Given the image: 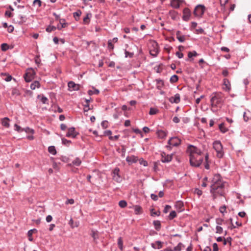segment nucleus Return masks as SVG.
Listing matches in <instances>:
<instances>
[{
	"mask_svg": "<svg viewBox=\"0 0 251 251\" xmlns=\"http://www.w3.org/2000/svg\"><path fill=\"white\" fill-rule=\"evenodd\" d=\"M134 209L136 214H139L142 212V207L139 205L134 206Z\"/></svg>",
	"mask_w": 251,
	"mask_h": 251,
	"instance_id": "nucleus-23",
	"label": "nucleus"
},
{
	"mask_svg": "<svg viewBox=\"0 0 251 251\" xmlns=\"http://www.w3.org/2000/svg\"><path fill=\"white\" fill-rule=\"evenodd\" d=\"M155 243L157 244L156 249H160L162 248L163 242L160 241H156Z\"/></svg>",
	"mask_w": 251,
	"mask_h": 251,
	"instance_id": "nucleus-44",
	"label": "nucleus"
},
{
	"mask_svg": "<svg viewBox=\"0 0 251 251\" xmlns=\"http://www.w3.org/2000/svg\"><path fill=\"white\" fill-rule=\"evenodd\" d=\"M176 217V213L175 211H172L170 212L169 215L168 216V218L169 220H173L174 218Z\"/></svg>",
	"mask_w": 251,
	"mask_h": 251,
	"instance_id": "nucleus-31",
	"label": "nucleus"
},
{
	"mask_svg": "<svg viewBox=\"0 0 251 251\" xmlns=\"http://www.w3.org/2000/svg\"><path fill=\"white\" fill-rule=\"evenodd\" d=\"M222 100V95L220 93H213L211 95L210 102L212 107H216Z\"/></svg>",
	"mask_w": 251,
	"mask_h": 251,
	"instance_id": "nucleus-3",
	"label": "nucleus"
},
{
	"mask_svg": "<svg viewBox=\"0 0 251 251\" xmlns=\"http://www.w3.org/2000/svg\"><path fill=\"white\" fill-rule=\"evenodd\" d=\"M226 205H224L223 206H221L220 208V212L222 213H224V212H226Z\"/></svg>",
	"mask_w": 251,
	"mask_h": 251,
	"instance_id": "nucleus-61",
	"label": "nucleus"
},
{
	"mask_svg": "<svg viewBox=\"0 0 251 251\" xmlns=\"http://www.w3.org/2000/svg\"><path fill=\"white\" fill-rule=\"evenodd\" d=\"M219 127V129L222 133H224L227 131V128L225 127L224 124L223 123L220 124Z\"/></svg>",
	"mask_w": 251,
	"mask_h": 251,
	"instance_id": "nucleus-30",
	"label": "nucleus"
},
{
	"mask_svg": "<svg viewBox=\"0 0 251 251\" xmlns=\"http://www.w3.org/2000/svg\"><path fill=\"white\" fill-rule=\"evenodd\" d=\"M224 222V220L221 218H217L216 220V223L217 225H221Z\"/></svg>",
	"mask_w": 251,
	"mask_h": 251,
	"instance_id": "nucleus-57",
	"label": "nucleus"
},
{
	"mask_svg": "<svg viewBox=\"0 0 251 251\" xmlns=\"http://www.w3.org/2000/svg\"><path fill=\"white\" fill-rule=\"evenodd\" d=\"M108 48L110 50H113L114 49V45L112 44V41L110 40L108 41Z\"/></svg>",
	"mask_w": 251,
	"mask_h": 251,
	"instance_id": "nucleus-53",
	"label": "nucleus"
},
{
	"mask_svg": "<svg viewBox=\"0 0 251 251\" xmlns=\"http://www.w3.org/2000/svg\"><path fill=\"white\" fill-rule=\"evenodd\" d=\"M158 111V110L154 108H151L149 112V114L150 115H154Z\"/></svg>",
	"mask_w": 251,
	"mask_h": 251,
	"instance_id": "nucleus-45",
	"label": "nucleus"
},
{
	"mask_svg": "<svg viewBox=\"0 0 251 251\" xmlns=\"http://www.w3.org/2000/svg\"><path fill=\"white\" fill-rule=\"evenodd\" d=\"M157 134L159 138L163 139L166 136V133L162 130H159L157 131Z\"/></svg>",
	"mask_w": 251,
	"mask_h": 251,
	"instance_id": "nucleus-20",
	"label": "nucleus"
},
{
	"mask_svg": "<svg viewBox=\"0 0 251 251\" xmlns=\"http://www.w3.org/2000/svg\"><path fill=\"white\" fill-rule=\"evenodd\" d=\"M37 231V229H36L35 228L29 230L27 232L28 236L29 237H30L31 236H32V235L34 232H35Z\"/></svg>",
	"mask_w": 251,
	"mask_h": 251,
	"instance_id": "nucleus-46",
	"label": "nucleus"
},
{
	"mask_svg": "<svg viewBox=\"0 0 251 251\" xmlns=\"http://www.w3.org/2000/svg\"><path fill=\"white\" fill-rule=\"evenodd\" d=\"M61 21L65 22V20L64 19H60V23L61 25V28H65L67 26V23H66L65 22L62 23Z\"/></svg>",
	"mask_w": 251,
	"mask_h": 251,
	"instance_id": "nucleus-55",
	"label": "nucleus"
},
{
	"mask_svg": "<svg viewBox=\"0 0 251 251\" xmlns=\"http://www.w3.org/2000/svg\"><path fill=\"white\" fill-rule=\"evenodd\" d=\"M56 29V27L53 25H49L47 28L46 30L48 32H51L52 31H54Z\"/></svg>",
	"mask_w": 251,
	"mask_h": 251,
	"instance_id": "nucleus-32",
	"label": "nucleus"
},
{
	"mask_svg": "<svg viewBox=\"0 0 251 251\" xmlns=\"http://www.w3.org/2000/svg\"><path fill=\"white\" fill-rule=\"evenodd\" d=\"M75 202V201L73 199H68L65 202V203L66 204H74Z\"/></svg>",
	"mask_w": 251,
	"mask_h": 251,
	"instance_id": "nucleus-62",
	"label": "nucleus"
},
{
	"mask_svg": "<svg viewBox=\"0 0 251 251\" xmlns=\"http://www.w3.org/2000/svg\"><path fill=\"white\" fill-rule=\"evenodd\" d=\"M100 93V91L99 90L94 89V90H89L88 92V93L89 95H98Z\"/></svg>",
	"mask_w": 251,
	"mask_h": 251,
	"instance_id": "nucleus-33",
	"label": "nucleus"
},
{
	"mask_svg": "<svg viewBox=\"0 0 251 251\" xmlns=\"http://www.w3.org/2000/svg\"><path fill=\"white\" fill-rule=\"evenodd\" d=\"M15 130L17 131L18 132H22L23 131V128H22L20 126L17 124L14 125Z\"/></svg>",
	"mask_w": 251,
	"mask_h": 251,
	"instance_id": "nucleus-38",
	"label": "nucleus"
},
{
	"mask_svg": "<svg viewBox=\"0 0 251 251\" xmlns=\"http://www.w3.org/2000/svg\"><path fill=\"white\" fill-rule=\"evenodd\" d=\"M120 137V135H115L114 136H109V139L110 140H117L118 139V138H119Z\"/></svg>",
	"mask_w": 251,
	"mask_h": 251,
	"instance_id": "nucleus-56",
	"label": "nucleus"
},
{
	"mask_svg": "<svg viewBox=\"0 0 251 251\" xmlns=\"http://www.w3.org/2000/svg\"><path fill=\"white\" fill-rule=\"evenodd\" d=\"M188 150L190 151V154L198 155L199 156H200L202 153L200 149L193 145H189Z\"/></svg>",
	"mask_w": 251,
	"mask_h": 251,
	"instance_id": "nucleus-10",
	"label": "nucleus"
},
{
	"mask_svg": "<svg viewBox=\"0 0 251 251\" xmlns=\"http://www.w3.org/2000/svg\"><path fill=\"white\" fill-rule=\"evenodd\" d=\"M182 247H184L183 244L181 243H178V244L174 248V251H180L181 250Z\"/></svg>",
	"mask_w": 251,
	"mask_h": 251,
	"instance_id": "nucleus-37",
	"label": "nucleus"
},
{
	"mask_svg": "<svg viewBox=\"0 0 251 251\" xmlns=\"http://www.w3.org/2000/svg\"><path fill=\"white\" fill-rule=\"evenodd\" d=\"M198 55V53L196 51H193L192 52H189L188 53V56L189 58H191V57L193 56H196Z\"/></svg>",
	"mask_w": 251,
	"mask_h": 251,
	"instance_id": "nucleus-39",
	"label": "nucleus"
},
{
	"mask_svg": "<svg viewBox=\"0 0 251 251\" xmlns=\"http://www.w3.org/2000/svg\"><path fill=\"white\" fill-rule=\"evenodd\" d=\"M224 84L226 86V88H225L224 89L228 91H229L230 89V88L229 87L230 82L228 79L226 78H225L224 79Z\"/></svg>",
	"mask_w": 251,
	"mask_h": 251,
	"instance_id": "nucleus-22",
	"label": "nucleus"
},
{
	"mask_svg": "<svg viewBox=\"0 0 251 251\" xmlns=\"http://www.w3.org/2000/svg\"><path fill=\"white\" fill-rule=\"evenodd\" d=\"M175 206L176 208L181 209L183 207V203L180 201H178L176 202Z\"/></svg>",
	"mask_w": 251,
	"mask_h": 251,
	"instance_id": "nucleus-41",
	"label": "nucleus"
},
{
	"mask_svg": "<svg viewBox=\"0 0 251 251\" xmlns=\"http://www.w3.org/2000/svg\"><path fill=\"white\" fill-rule=\"evenodd\" d=\"M68 86L70 91H77L79 89L80 85L76 84L73 81H70L68 83Z\"/></svg>",
	"mask_w": 251,
	"mask_h": 251,
	"instance_id": "nucleus-13",
	"label": "nucleus"
},
{
	"mask_svg": "<svg viewBox=\"0 0 251 251\" xmlns=\"http://www.w3.org/2000/svg\"><path fill=\"white\" fill-rule=\"evenodd\" d=\"M194 193L195 194H197L199 197L201 196L202 194V191L198 188H196L195 189Z\"/></svg>",
	"mask_w": 251,
	"mask_h": 251,
	"instance_id": "nucleus-51",
	"label": "nucleus"
},
{
	"mask_svg": "<svg viewBox=\"0 0 251 251\" xmlns=\"http://www.w3.org/2000/svg\"><path fill=\"white\" fill-rule=\"evenodd\" d=\"M216 232L217 233L221 234L223 232V228L221 226H217L216 227Z\"/></svg>",
	"mask_w": 251,
	"mask_h": 251,
	"instance_id": "nucleus-49",
	"label": "nucleus"
},
{
	"mask_svg": "<svg viewBox=\"0 0 251 251\" xmlns=\"http://www.w3.org/2000/svg\"><path fill=\"white\" fill-rule=\"evenodd\" d=\"M171 206L170 205H166L163 210V212L164 213H168V211L170 209H171Z\"/></svg>",
	"mask_w": 251,
	"mask_h": 251,
	"instance_id": "nucleus-58",
	"label": "nucleus"
},
{
	"mask_svg": "<svg viewBox=\"0 0 251 251\" xmlns=\"http://www.w3.org/2000/svg\"><path fill=\"white\" fill-rule=\"evenodd\" d=\"M78 134V132L75 130V128L72 127L68 129V131L66 136L67 137H72L73 138H75Z\"/></svg>",
	"mask_w": 251,
	"mask_h": 251,
	"instance_id": "nucleus-9",
	"label": "nucleus"
},
{
	"mask_svg": "<svg viewBox=\"0 0 251 251\" xmlns=\"http://www.w3.org/2000/svg\"><path fill=\"white\" fill-rule=\"evenodd\" d=\"M169 100L171 103H178L180 102V98L179 94H176L174 97H171L169 99Z\"/></svg>",
	"mask_w": 251,
	"mask_h": 251,
	"instance_id": "nucleus-14",
	"label": "nucleus"
},
{
	"mask_svg": "<svg viewBox=\"0 0 251 251\" xmlns=\"http://www.w3.org/2000/svg\"><path fill=\"white\" fill-rule=\"evenodd\" d=\"M153 224L154 226L155 229L157 231H159L161 228L160 222L158 220L154 221L153 222Z\"/></svg>",
	"mask_w": 251,
	"mask_h": 251,
	"instance_id": "nucleus-18",
	"label": "nucleus"
},
{
	"mask_svg": "<svg viewBox=\"0 0 251 251\" xmlns=\"http://www.w3.org/2000/svg\"><path fill=\"white\" fill-rule=\"evenodd\" d=\"M203 161V158L198 155L190 154V163L192 166L199 167Z\"/></svg>",
	"mask_w": 251,
	"mask_h": 251,
	"instance_id": "nucleus-2",
	"label": "nucleus"
},
{
	"mask_svg": "<svg viewBox=\"0 0 251 251\" xmlns=\"http://www.w3.org/2000/svg\"><path fill=\"white\" fill-rule=\"evenodd\" d=\"M119 205L121 208H125L127 206V202L125 200H121L119 202Z\"/></svg>",
	"mask_w": 251,
	"mask_h": 251,
	"instance_id": "nucleus-34",
	"label": "nucleus"
},
{
	"mask_svg": "<svg viewBox=\"0 0 251 251\" xmlns=\"http://www.w3.org/2000/svg\"><path fill=\"white\" fill-rule=\"evenodd\" d=\"M156 81L157 82V86H156L157 89H158L159 90L161 89V88L164 85L163 81L161 79H156Z\"/></svg>",
	"mask_w": 251,
	"mask_h": 251,
	"instance_id": "nucleus-25",
	"label": "nucleus"
},
{
	"mask_svg": "<svg viewBox=\"0 0 251 251\" xmlns=\"http://www.w3.org/2000/svg\"><path fill=\"white\" fill-rule=\"evenodd\" d=\"M225 186L224 183L222 182L218 178L214 184L211 185L210 193L212 194L213 200L217 198L218 194L216 191L218 189H222Z\"/></svg>",
	"mask_w": 251,
	"mask_h": 251,
	"instance_id": "nucleus-1",
	"label": "nucleus"
},
{
	"mask_svg": "<svg viewBox=\"0 0 251 251\" xmlns=\"http://www.w3.org/2000/svg\"><path fill=\"white\" fill-rule=\"evenodd\" d=\"M228 0H220L221 6L225 8L226 4L228 2Z\"/></svg>",
	"mask_w": 251,
	"mask_h": 251,
	"instance_id": "nucleus-48",
	"label": "nucleus"
},
{
	"mask_svg": "<svg viewBox=\"0 0 251 251\" xmlns=\"http://www.w3.org/2000/svg\"><path fill=\"white\" fill-rule=\"evenodd\" d=\"M108 122L107 121H103L101 123V126L103 129L106 128L108 127Z\"/></svg>",
	"mask_w": 251,
	"mask_h": 251,
	"instance_id": "nucleus-47",
	"label": "nucleus"
},
{
	"mask_svg": "<svg viewBox=\"0 0 251 251\" xmlns=\"http://www.w3.org/2000/svg\"><path fill=\"white\" fill-rule=\"evenodd\" d=\"M173 158V154H166L165 152L161 154V161L163 163H168L172 161Z\"/></svg>",
	"mask_w": 251,
	"mask_h": 251,
	"instance_id": "nucleus-11",
	"label": "nucleus"
},
{
	"mask_svg": "<svg viewBox=\"0 0 251 251\" xmlns=\"http://www.w3.org/2000/svg\"><path fill=\"white\" fill-rule=\"evenodd\" d=\"M36 4L38 5L39 7H40L41 6L42 1L41 0H34L33 1V4L35 5Z\"/></svg>",
	"mask_w": 251,
	"mask_h": 251,
	"instance_id": "nucleus-54",
	"label": "nucleus"
},
{
	"mask_svg": "<svg viewBox=\"0 0 251 251\" xmlns=\"http://www.w3.org/2000/svg\"><path fill=\"white\" fill-rule=\"evenodd\" d=\"M36 73L33 69L30 68L27 70L24 75V78L26 82H30L34 78Z\"/></svg>",
	"mask_w": 251,
	"mask_h": 251,
	"instance_id": "nucleus-7",
	"label": "nucleus"
},
{
	"mask_svg": "<svg viewBox=\"0 0 251 251\" xmlns=\"http://www.w3.org/2000/svg\"><path fill=\"white\" fill-rule=\"evenodd\" d=\"M179 0H172L171 5L174 8H178L180 6Z\"/></svg>",
	"mask_w": 251,
	"mask_h": 251,
	"instance_id": "nucleus-17",
	"label": "nucleus"
},
{
	"mask_svg": "<svg viewBox=\"0 0 251 251\" xmlns=\"http://www.w3.org/2000/svg\"><path fill=\"white\" fill-rule=\"evenodd\" d=\"M219 249L217 243H215L213 245V251H218Z\"/></svg>",
	"mask_w": 251,
	"mask_h": 251,
	"instance_id": "nucleus-64",
	"label": "nucleus"
},
{
	"mask_svg": "<svg viewBox=\"0 0 251 251\" xmlns=\"http://www.w3.org/2000/svg\"><path fill=\"white\" fill-rule=\"evenodd\" d=\"M134 54L132 52H128L126 50L125 51V56L126 57H129L130 58H132Z\"/></svg>",
	"mask_w": 251,
	"mask_h": 251,
	"instance_id": "nucleus-50",
	"label": "nucleus"
},
{
	"mask_svg": "<svg viewBox=\"0 0 251 251\" xmlns=\"http://www.w3.org/2000/svg\"><path fill=\"white\" fill-rule=\"evenodd\" d=\"M160 214V212L159 211H153V209H151V216H154L155 215H157V216H159Z\"/></svg>",
	"mask_w": 251,
	"mask_h": 251,
	"instance_id": "nucleus-60",
	"label": "nucleus"
},
{
	"mask_svg": "<svg viewBox=\"0 0 251 251\" xmlns=\"http://www.w3.org/2000/svg\"><path fill=\"white\" fill-rule=\"evenodd\" d=\"M213 148L217 152V156L219 158H222L223 156V146L220 141H216L213 143Z\"/></svg>",
	"mask_w": 251,
	"mask_h": 251,
	"instance_id": "nucleus-5",
	"label": "nucleus"
},
{
	"mask_svg": "<svg viewBox=\"0 0 251 251\" xmlns=\"http://www.w3.org/2000/svg\"><path fill=\"white\" fill-rule=\"evenodd\" d=\"M10 120L7 117H5L1 120V124L3 126L5 127L8 128L10 126V124L9 123Z\"/></svg>",
	"mask_w": 251,
	"mask_h": 251,
	"instance_id": "nucleus-15",
	"label": "nucleus"
},
{
	"mask_svg": "<svg viewBox=\"0 0 251 251\" xmlns=\"http://www.w3.org/2000/svg\"><path fill=\"white\" fill-rule=\"evenodd\" d=\"M19 20L17 21V23L19 25H21L23 23H25L27 20V18L25 16L19 15Z\"/></svg>",
	"mask_w": 251,
	"mask_h": 251,
	"instance_id": "nucleus-19",
	"label": "nucleus"
},
{
	"mask_svg": "<svg viewBox=\"0 0 251 251\" xmlns=\"http://www.w3.org/2000/svg\"><path fill=\"white\" fill-rule=\"evenodd\" d=\"M139 163L141 165H143L144 166H148V162L147 161L144 160L143 159H141L139 160Z\"/></svg>",
	"mask_w": 251,
	"mask_h": 251,
	"instance_id": "nucleus-52",
	"label": "nucleus"
},
{
	"mask_svg": "<svg viewBox=\"0 0 251 251\" xmlns=\"http://www.w3.org/2000/svg\"><path fill=\"white\" fill-rule=\"evenodd\" d=\"M90 16H91V14L88 13L86 16L83 18V22L85 24H88L89 23Z\"/></svg>",
	"mask_w": 251,
	"mask_h": 251,
	"instance_id": "nucleus-29",
	"label": "nucleus"
},
{
	"mask_svg": "<svg viewBox=\"0 0 251 251\" xmlns=\"http://www.w3.org/2000/svg\"><path fill=\"white\" fill-rule=\"evenodd\" d=\"M178 76L176 75H173L170 79V81L171 83H175L178 81Z\"/></svg>",
	"mask_w": 251,
	"mask_h": 251,
	"instance_id": "nucleus-28",
	"label": "nucleus"
},
{
	"mask_svg": "<svg viewBox=\"0 0 251 251\" xmlns=\"http://www.w3.org/2000/svg\"><path fill=\"white\" fill-rule=\"evenodd\" d=\"M120 169L118 168H115L112 172V177L114 180L117 182H121L122 178L119 175Z\"/></svg>",
	"mask_w": 251,
	"mask_h": 251,
	"instance_id": "nucleus-8",
	"label": "nucleus"
},
{
	"mask_svg": "<svg viewBox=\"0 0 251 251\" xmlns=\"http://www.w3.org/2000/svg\"><path fill=\"white\" fill-rule=\"evenodd\" d=\"M191 12L188 8H185L183 10L182 19L185 21H188L190 18Z\"/></svg>",
	"mask_w": 251,
	"mask_h": 251,
	"instance_id": "nucleus-12",
	"label": "nucleus"
},
{
	"mask_svg": "<svg viewBox=\"0 0 251 251\" xmlns=\"http://www.w3.org/2000/svg\"><path fill=\"white\" fill-rule=\"evenodd\" d=\"M180 31H177L176 33V38L180 42H184L185 40V37L184 35H180Z\"/></svg>",
	"mask_w": 251,
	"mask_h": 251,
	"instance_id": "nucleus-16",
	"label": "nucleus"
},
{
	"mask_svg": "<svg viewBox=\"0 0 251 251\" xmlns=\"http://www.w3.org/2000/svg\"><path fill=\"white\" fill-rule=\"evenodd\" d=\"M62 142L63 145L68 146L71 143V141L70 140H67L65 138H62Z\"/></svg>",
	"mask_w": 251,
	"mask_h": 251,
	"instance_id": "nucleus-40",
	"label": "nucleus"
},
{
	"mask_svg": "<svg viewBox=\"0 0 251 251\" xmlns=\"http://www.w3.org/2000/svg\"><path fill=\"white\" fill-rule=\"evenodd\" d=\"M40 86V83L38 81H34L30 84V88L32 90L35 89L36 88H39Z\"/></svg>",
	"mask_w": 251,
	"mask_h": 251,
	"instance_id": "nucleus-21",
	"label": "nucleus"
},
{
	"mask_svg": "<svg viewBox=\"0 0 251 251\" xmlns=\"http://www.w3.org/2000/svg\"><path fill=\"white\" fill-rule=\"evenodd\" d=\"M41 101L43 104H47L48 102V99L47 97L43 95L41 97Z\"/></svg>",
	"mask_w": 251,
	"mask_h": 251,
	"instance_id": "nucleus-43",
	"label": "nucleus"
},
{
	"mask_svg": "<svg viewBox=\"0 0 251 251\" xmlns=\"http://www.w3.org/2000/svg\"><path fill=\"white\" fill-rule=\"evenodd\" d=\"M81 163V160L78 158H75L73 162H72V163L76 166H78L80 165Z\"/></svg>",
	"mask_w": 251,
	"mask_h": 251,
	"instance_id": "nucleus-36",
	"label": "nucleus"
},
{
	"mask_svg": "<svg viewBox=\"0 0 251 251\" xmlns=\"http://www.w3.org/2000/svg\"><path fill=\"white\" fill-rule=\"evenodd\" d=\"M104 134L105 136H109V137L111 136L112 134V131L110 130H106L104 132Z\"/></svg>",
	"mask_w": 251,
	"mask_h": 251,
	"instance_id": "nucleus-63",
	"label": "nucleus"
},
{
	"mask_svg": "<svg viewBox=\"0 0 251 251\" xmlns=\"http://www.w3.org/2000/svg\"><path fill=\"white\" fill-rule=\"evenodd\" d=\"M81 14V11L80 10H78L76 12L74 13V17L75 18L76 21H78L79 20V18Z\"/></svg>",
	"mask_w": 251,
	"mask_h": 251,
	"instance_id": "nucleus-26",
	"label": "nucleus"
},
{
	"mask_svg": "<svg viewBox=\"0 0 251 251\" xmlns=\"http://www.w3.org/2000/svg\"><path fill=\"white\" fill-rule=\"evenodd\" d=\"M181 143V140L177 137H173L171 138L168 141V145L166 146V148L171 150L172 147H177Z\"/></svg>",
	"mask_w": 251,
	"mask_h": 251,
	"instance_id": "nucleus-4",
	"label": "nucleus"
},
{
	"mask_svg": "<svg viewBox=\"0 0 251 251\" xmlns=\"http://www.w3.org/2000/svg\"><path fill=\"white\" fill-rule=\"evenodd\" d=\"M118 245L119 248L122 251L123 249V242L122 237H119L118 239Z\"/></svg>",
	"mask_w": 251,
	"mask_h": 251,
	"instance_id": "nucleus-27",
	"label": "nucleus"
},
{
	"mask_svg": "<svg viewBox=\"0 0 251 251\" xmlns=\"http://www.w3.org/2000/svg\"><path fill=\"white\" fill-rule=\"evenodd\" d=\"M224 188V187L222 188V189H221V190L220 189H218V190H217L216 191V192L218 194L220 195V196H224V190H223Z\"/></svg>",
	"mask_w": 251,
	"mask_h": 251,
	"instance_id": "nucleus-59",
	"label": "nucleus"
},
{
	"mask_svg": "<svg viewBox=\"0 0 251 251\" xmlns=\"http://www.w3.org/2000/svg\"><path fill=\"white\" fill-rule=\"evenodd\" d=\"M1 49L2 51H6L8 49V46L6 43H3L1 45Z\"/></svg>",
	"mask_w": 251,
	"mask_h": 251,
	"instance_id": "nucleus-42",
	"label": "nucleus"
},
{
	"mask_svg": "<svg viewBox=\"0 0 251 251\" xmlns=\"http://www.w3.org/2000/svg\"><path fill=\"white\" fill-rule=\"evenodd\" d=\"M48 151L52 155H55L56 154V151L55 148L54 146H50L48 148Z\"/></svg>",
	"mask_w": 251,
	"mask_h": 251,
	"instance_id": "nucleus-24",
	"label": "nucleus"
},
{
	"mask_svg": "<svg viewBox=\"0 0 251 251\" xmlns=\"http://www.w3.org/2000/svg\"><path fill=\"white\" fill-rule=\"evenodd\" d=\"M23 131L27 133H32L33 134L34 131L33 129H31L28 127H26L25 128H23Z\"/></svg>",
	"mask_w": 251,
	"mask_h": 251,
	"instance_id": "nucleus-35",
	"label": "nucleus"
},
{
	"mask_svg": "<svg viewBox=\"0 0 251 251\" xmlns=\"http://www.w3.org/2000/svg\"><path fill=\"white\" fill-rule=\"evenodd\" d=\"M205 7L203 5L199 4L194 9L193 14L196 17H201L204 14Z\"/></svg>",
	"mask_w": 251,
	"mask_h": 251,
	"instance_id": "nucleus-6",
	"label": "nucleus"
}]
</instances>
